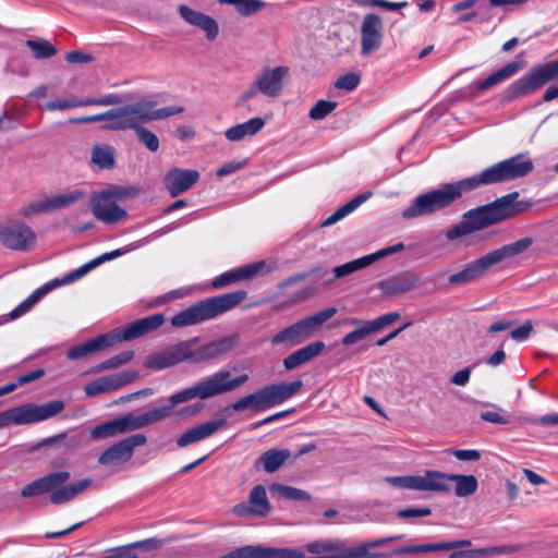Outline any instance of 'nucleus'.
I'll return each mask as SVG.
<instances>
[{
	"label": "nucleus",
	"instance_id": "obj_46",
	"mask_svg": "<svg viewBox=\"0 0 558 558\" xmlns=\"http://www.w3.org/2000/svg\"><path fill=\"white\" fill-rule=\"evenodd\" d=\"M49 211H51L50 203L49 198L46 197L24 204L20 207L19 215L24 218H31Z\"/></svg>",
	"mask_w": 558,
	"mask_h": 558
},
{
	"label": "nucleus",
	"instance_id": "obj_44",
	"mask_svg": "<svg viewBox=\"0 0 558 558\" xmlns=\"http://www.w3.org/2000/svg\"><path fill=\"white\" fill-rule=\"evenodd\" d=\"M120 417L108 421L104 424H100L94 427L90 430V437L93 439H106L110 437H114L121 434H124L123 428L121 426Z\"/></svg>",
	"mask_w": 558,
	"mask_h": 558
},
{
	"label": "nucleus",
	"instance_id": "obj_14",
	"mask_svg": "<svg viewBox=\"0 0 558 558\" xmlns=\"http://www.w3.org/2000/svg\"><path fill=\"white\" fill-rule=\"evenodd\" d=\"M0 243L13 251H28L36 244L35 231L16 219L0 222Z\"/></svg>",
	"mask_w": 558,
	"mask_h": 558
},
{
	"label": "nucleus",
	"instance_id": "obj_64",
	"mask_svg": "<svg viewBox=\"0 0 558 558\" xmlns=\"http://www.w3.org/2000/svg\"><path fill=\"white\" fill-rule=\"evenodd\" d=\"M481 418L486 422L494 423V424H500V425H506L509 423V420L506 416H504L502 414H500L499 412H496V411L482 412Z\"/></svg>",
	"mask_w": 558,
	"mask_h": 558
},
{
	"label": "nucleus",
	"instance_id": "obj_33",
	"mask_svg": "<svg viewBox=\"0 0 558 558\" xmlns=\"http://www.w3.org/2000/svg\"><path fill=\"white\" fill-rule=\"evenodd\" d=\"M291 456L289 449H269L255 461V468H262L264 472L271 474L277 472Z\"/></svg>",
	"mask_w": 558,
	"mask_h": 558
},
{
	"label": "nucleus",
	"instance_id": "obj_18",
	"mask_svg": "<svg viewBox=\"0 0 558 558\" xmlns=\"http://www.w3.org/2000/svg\"><path fill=\"white\" fill-rule=\"evenodd\" d=\"M271 270L272 267L268 266L265 260L247 264L219 275L211 281V288L220 289L242 280H252L269 274Z\"/></svg>",
	"mask_w": 558,
	"mask_h": 558
},
{
	"label": "nucleus",
	"instance_id": "obj_32",
	"mask_svg": "<svg viewBox=\"0 0 558 558\" xmlns=\"http://www.w3.org/2000/svg\"><path fill=\"white\" fill-rule=\"evenodd\" d=\"M116 339L111 333L100 335L95 339H92L82 345L70 349L66 353L68 359L77 360L92 354L98 350L109 348L116 343Z\"/></svg>",
	"mask_w": 558,
	"mask_h": 558
},
{
	"label": "nucleus",
	"instance_id": "obj_56",
	"mask_svg": "<svg viewBox=\"0 0 558 558\" xmlns=\"http://www.w3.org/2000/svg\"><path fill=\"white\" fill-rule=\"evenodd\" d=\"M121 426L124 433L136 430L145 427L144 418L142 414H126L120 417Z\"/></svg>",
	"mask_w": 558,
	"mask_h": 558
},
{
	"label": "nucleus",
	"instance_id": "obj_9",
	"mask_svg": "<svg viewBox=\"0 0 558 558\" xmlns=\"http://www.w3.org/2000/svg\"><path fill=\"white\" fill-rule=\"evenodd\" d=\"M337 314L336 307H328L283 328L270 339L272 345L295 347L316 335L320 326Z\"/></svg>",
	"mask_w": 558,
	"mask_h": 558
},
{
	"label": "nucleus",
	"instance_id": "obj_38",
	"mask_svg": "<svg viewBox=\"0 0 558 558\" xmlns=\"http://www.w3.org/2000/svg\"><path fill=\"white\" fill-rule=\"evenodd\" d=\"M519 550V546L500 545L478 549L458 550L449 555V558H477L482 556L509 555Z\"/></svg>",
	"mask_w": 558,
	"mask_h": 558
},
{
	"label": "nucleus",
	"instance_id": "obj_36",
	"mask_svg": "<svg viewBox=\"0 0 558 558\" xmlns=\"http://www.w3.org/2000/svg\"><path fill=\"white\" fill-rule=\"evenodd\" d=\"M255 558H330L329 554H315V557H306L303 550L293 548H274L254 546Z\"/></svg>",
	"mask_w": 558,
	"mask_h": 558
},
{
	"label": "nucleus",
	"instance_id": "obj_10",
	"mask_svg": "<svg viewBox=\"0 0 558 558\" xmlns=\"http://www.w3.org/2000/svg\"><path fill=\"white\" fill-rule=\"evenodd\" d=\"M399 538L400 536L378 538L357 547H344L339 539H316L307 543L304 550L310 554H329L330 558H383V555L371 553L369 549Z\"/></svg>",
	"mask_w": 558,
	"mask_h": 558
},
{
	"label": "nucleus",
	"instance_id": "obj_6",
	"mask_svg": "<svg viewBox=\"0 0 558 558\" xmlns=\"http://www.w3.org/2000/svg\"><path fill=\"white\" fill-rule=\"evenodd\" d=\"M248 380L247 374L233 377L231 372L220 369L198 380L195 385L170 396L172 404L187 402L198 398L201 400L210 399L216 396L225 395L238 389Z\"/></svg>",
	"mask_w": 558,
	"mask_h": 558
},
{
	"label": "nucleus",
	"instance_id": "obj_22",
	"mask_svg": "<svg viewBox=\"0 0 558 558\" xmlns=\"http://www.w3.org/2000/svg\"><path fill=\"white\" fill-rule=\"evenodd\" d=\"M137 377L138 373L134 371L122 372L110 376H102L87 384L84 387V391L88 397L114 391L134 381Z\"/></svg>",
	"mask_w": 558,
	"mask_h": 558
},
{
	"label": "nucleus",
	"instance_id": "obj_2",
	"mask_svg": "<svg viewBox=\"0 0 558 558\" xmlns=\"http://www.w3.org/2000/svg\"><path fill=\"white\" fill-rule=\"evenodd\" d=\"M184 111L182 106L159 108L153 99H141L135 102L119 106L117 122L113 131L134 130L137 140L151 153L159 149V138L144 126L150 121L165 120Z\"/></svg>",
	"mask_w": 558,
	"mask_h": 558
},
{
	"label": "nucleus",
	"instance_id": "obj_63",
	"mask_svg": "<svg viewBox=\"0 0 558 558\" xmlns=\"http://www.w3.org/2000/svg\"><path fill=\"white\" fill-rule=\"evenodd\" d=\"M451 453L460 461H477L481 459V452L475 449H456Z\"/></svg>",
	"mask_w": 558,
	"mask_h": 558
},
{
	"label": "nucleus",
	"instance_id": "obj_43",
	"mask_svg": "<svg viewBox=\"0 0 558 558\" xmlns=\"http://www.w3.org/2000/svg\"><path fill=\"white\" fill-rule=\"evenodd\" d=\"M118 113H119V107H116V108H112L102 113L70 119L69 122L70 123H93V122L104 121V122H106L105 129L113 131V125L117 122Z\"/></svg>",
	"mask_w": 558,
	"mask_h": 558
},
{
	"label": "nucleus",
	"instance_id": "obj_50",
	"mask_svg": "<svg viewBox=\"0 0 558 558\" xmlns=\"http://www.w3.org/2000/svg\"><path fill=\"white\" fill-rule=\"evenodd\" d=\"M220 3L235 5L239 13L247 16L265 7L260 0H220Z\"/></svg>",
	"mask_w": 558,
	"mask_h": 558
},
{
	"label": "nucleus",
	"instance_id": "obj_13",
	"mask_svg": "<svg viewBox=\"0 0 558 558\" xmlns=\"http://www.w3.org/2000/svg\"><path fill=\"white\" fill-rule=\"evenodd\" d=\"M198 342V338H192L181 341L177 344L169 345L154 354H150L144 362L146 368L163 369L182 362L189 361L194 363L193 347Z\"/></svg>",
	"mask_w": 558,
	"mask_h": 558
},
{
	"label": "nucleus",
	"instance_id": "obj_12",
	"mask_svg": "<svg viewBox=\"0 0 558 558\" xmlns=\"http://www.w3.org/2000/svg\"><path fill=\"white\" fill-rule=\"evenodd\" d=\"M125 196L126 193L121 189H106L93 194L89 198L93 216L106 225H114L123 220L128 213L119 202Z\"/></svg>",
	"mask_w": 558,
	"mask_h": 558
},
{
	"label": "nucleus",
	"instance_id": "obj_37",
	"mask_svg": "<svg viewBox=\"0 0 558 558\" xmlns=\"http://www.w3.org/2000/svg\"><path fill=\"white\" fill-rule=\"evenodd\" d=\"M265 125L262 118H252L244 123L236 124L225 132L226 137L231 142H239L246 136H253Z\"/></svg>",
	"mask_w": 558,
	"mask_h": 558
},
{
	"label": "nucleus",
	"instance_id": "obj_60",
	"mask_svg": "<svg viewBox=\"0 0 558 558\" xmlns=\"http://www.w3.org/2000/svg\"><path fill=\"white\" fill-rule=\"evenodd\" d=\"M195 292H196V288H194V287H181L179 289L171 290V291L167 292L162 296V302H171V301H174L178 299H183V298L189 296Z\"/></svg>",
	"mask_w": 558,
	"mask_h": 558
},
{
	"label": "nucleus",
	"instance_id": "obj_51",
	"mask_svg": "<svg viewBox=\"0 0 558 558\" xmlns=\"http://www.w3.org/2000/svg\"><path fill=\"white\" fill-rule=\"evenodd\" d=\"M85 107L84 99L59 98L48 101L44 109L48 111H63L72 108Z\"/></svg>",
	"mask_w": 558,
	"mask_h": 558
},
{
	"label": "nucleus",
	"instance_id": "obj_3",
	"mask_svg": "<svg viewBox=\"0 0 558 558\" xmlns=\"http://www.w3.org/2000/svg\"><path fill=\"white\" fill-rule=\"evenodd\" d=\"M70 477L71 474L68 471L49 473L27 484L21 490V495L24 498H31L50 493V502L53 505H62L73 500L93 485L92 478H83L72 484L64 485Z\"/></svg>",
	"mask_w": 558,
	"mask_h": 558
},
{
	"label": "nucleus",
	"instance_id": "obj_42",
	"mask_svg": "<svg viewBox=\"0 0 558 558\" xmlns=\"http://www.w3.org/2000/svg\"><path fill=\"white\" fill-rule=\"evenodd\" d=\"M472 545L470 539H457L450 542H439L432 544H421L414 545L415 554L417 553H430V551H445L451 549H458L463 547H469Z\"/></svg>",
	"mask_w": 558,
	"mask_h": 558
},
{
	"label": "nucleus",
	"instance_id": "obj_1",
	"mask_svg": "<svg viewBox=\"0 0 558 558\" xmlns=\"http://www.w3.org/2000/svg\"><path fill=\"white\" fill-rule=\"evenodd\" d=\"M533 169L534 163L527 157V154H518L492 165L475 175L441 184L437 189L416 196L403 209L401 216L403 219L410 220L416 217L433 215L461 199L464 193L474 191L483 185L500 184L524 178Z\"/></svg>",
	"mask_w": 558,
	"mask_h": 558
},
{
	"label": "nucleus",
	"instance_id": "obj_8",
	"mask_svg": "<svg viewBox=\"0 0 558 558\" xmlns=\"http://www.w3.org/2000/svg\"><path fill=\"white\" fill-rule=\"evenodd\" d=\"M302 380H294L291 383L281 381L266 385L253 393L240 398L229 408H226L225 411H228L229 409L234 412H241L245 410L260 412L268 410L291 398L302 388Z\"/></svg>",
	"mask_w": 558,
	"mask_h": 558
},
{
	"label": "nucleus",
	"instance_id": "obj_31",
	"mask_svg": "<svg viewBox=\"0 0 558 558\" xmlns=\"http://www.w3.org/2000/svg\"><path fill=\"white\" fill-rule=\"evenodd\" d=\"M533 243H534V240L532 238H530V236L522 238L515 242L506 244L499 248L490 251L486 255H487L492 266H495L499 263H502L507 259L513 258V257L524 253L526 250H529L532 246Z\"/></svg>",
	"mask_w": 558,
	"mask_h": 558
},
{
	"label": "nucleus",
	"instance_id": "obj_58",
	"mask_svg": "<svg viewBox=\"0 0 558 558\" xmlns=\"http://www.w3.org/2000/svg\"><path fill=\"white\" fill-rule=\"evenodd\" d=\"M401 317L400 313L398 312H391L388 314H385L383 316H379L378 318L374 320H368L374 332L380 330L385 326H388L395 322H397Z\"/></svg>",
	"mask_w": 558,
	"mask_h": 558
},
{
	"label": "nucleus",
	"instance_id": "obj_21",
	"mask_svg": "<svg viewBox=\"0 0 558 558\" xmlns=\"http://www.w3.org/2000/svg\"><path fill=\"white\" fill-rule=\"evenodd\" d=\"M240 341L236 333L209 341L194 350V363L219 360L228 354Z\"/></svg>",
	"mask_w": 558,
	"mask_h": 558
},
{
	"label": "nucleus",
	"instance_id": "obj_35",
	"mask_svg": "<svg viewBox=\"0 0 558 558\" xmlns=\"http://www.w3.org/2000/svg\"><path fill=\"white\" fill-rule=\"evenodd\" d=\"M418 277L404 275L401 277L389 278L379 283L383 293L387 295L403 294L412 290L418 282Z\"/></svg>",
	"mask_w": 558,
	"mask_h": 558
},
{
	"label": "nucleus",
	"instance_id": "obj_53",
	"mask_svg": "<svg viewBox=\"0 0 558 558\" xmlns=\"http://www.w3.org/2000/svg\"><path fill=\"white\" fill-rule=\"evenodd\" d=\"M337 107L336 101L318 100L310 110L308 117L312 120H323L330 114Z\"/></svg>",
	"mask_w": 558,
	"mask_h": 558
},
{
	"label": "nucleus",
	"instance_id": "obj_47",
	"mask_svg": "<svg viewBox=\"0 0 558 558\" xmlns=\"http://www.w3.org/2000/svg\"><path fill=\"white\" fill-rule=\"evenodd\" d=\"M271 490L277 492L281 497L289 499V500H300V501H310L311 495L300 488L288 486V485H281V484H274L270 487Z\"/></svg>",
	"mask_w": 558,
	"mask_h": 558
},
{
	"label": "nucleus",
	"instance_id": "obj_45",
	"mask_svg": "<svg viewBox=\"0 0 558 558\" xmlns=\"http://www.w3.org/2000/svg\"><path fill=\"white\" fill-rule=\"evenodd\" d=\"M371 258L366 256H363L361 258L351 260L349 263H345L343 265L337 266L332 269L333 277L328 280V282H332L335 279L342 278L344 276H348L350 274H353L360 269H363L371 265Z\"/></svg>",
	"mask_w": 558,
	"mask_h": 558
},
{
	"label": "nucleus",
	"instance_id": "obj_19",
	"mask_svg": "<svg viewBox=\"0 0 558 558\" xmlns=\"http://www.w3.org/2000/svg\"><path fill=\"white\" fill-rule=\"evenodd\" d=\"M383 43V22L374 13L366 14L361 24V52L368 56Z\"/></svg>",
	"mask_w": 558,
	"mask_h": 558
},
{
	"label": "nucleus",
	"instance_id": "obj_11",
	"mask_svg": "<svg viewBox=\"0 0 558 558\" xmlns=\"http://www.w3.org/2000/svg\"><path fill=\"white\" fill-rule=\"evenodd\" d=\"M558 76V60L532 68L524 76L510 84L504 92V100L512 101L527 96Z\"/></svg>",
	"mask_w": 558,
	"mask_h": 558
},
{
	"label": "nucleus",
	"instance_id": "obj_17",
	"mask_svg": "<svg viewBox=\"0 0 558 558\" xmlns=\"http://www.w3.org/2000/svg\"><path fill=\"white\" fill-rule=\"evenodd\" d=\"M231 511L234 515L241 518L267 517L271 511V504L266 487L260 484L255 485L248 494L247 501L233 506Z\"/></svg>",
	"mask_w": 558,
	"mask_h": 558
},
{
	"label": "nucleus",
	"instance_id": "obj_28",
	"mask_svg": "<svg viewBox=\"0 0 558 558\" xmlns=\"http://www.w3.org/2000/svg\"><path fill=\"white\" fill-rule=\"evenodd\" d=\"M438 474L442 476V478H438L437 482L442 486L440 489H433V492H448L450 489V482L456 483L454 493L458 497H466L473 495L477 487L478 482L474 475H458V474H447L438 471Z\"/></svg>",
	"mask_w": 558,
	"mask_h": 558
},
{
	"label": "nucleus",
	"instance_id": "obj_20",
	"mask_svg": "<svg viewBox=\"0 0 558 558\" xmlns=\"http://www.w3.org/2000/svg\"><path fill=\"white\" fill-rule=\"evenodd\" d=\"M442 478L438 471L427 470L422 475H408V476H389L386 482L402 488L433 492V489H440L442 486L437 482Z\"/></svg>",
	"mask_w": 558,
	"mask_h": 558
},
{
	"label": "nucleus",
	"instance_id": "obj_55",
	"mask_svg": "<svg viewBox=\"0 0 558 558\" xmlns=\"http://www.w3.org/2000/svg\"><path fill=\"white\" fill-rule=\"evenodd\" d=\"M471 233H474L465 217L462 216V220L457 225L452 226L446 231V239L450 242H454L458 239L464 238Z\"/></svg>",
	"mask_w": 558,
	"mask_h": 558
},
{
	"label": "nucleus",
	"instance_id": "obj_59",
	"mask_svg": "<svg viewBox=\"0 0 558 558\" xmlns=\"http://www.w3.org/2000/svg\"><path fill=\"white\" fill-rule=\"evenodd\" d=\"M360 83V76L356 73L350 72L339 77L335 86L340 89L353 90Z\"/></svg>",
	"mask_w": 558,
	"mask_h": 558
},
{
	"label": "nucleus",
	"instance_id": "obj_40",
	"mask_svg": "<svg viewBox=\"0 0 558 558\" xmlns=\"http://www.w3.org/2000/svg\"><path fill=\"white\" fill-rule=\"evenodd\" d=\"M86 196V193L84 190L81 189H74V190H68L63 191L61 193L53 194L49 196V203L51 211L65 209L81 199H83Z\"/></svg>",
	"mask_w": 558,
	"mask_h": 558
},
{
	"label": "nucleus",
	"instance_id": "obj_29",
	"mask_svg": "<svg viewBox=\"0 0 558 558\" xmlns=\"http://www.w3.org/2000/svg\"><path fill=\"white\" fill-rule=\"evenodd\" d=\"M490 267L493 266L485 254L469 263L462 270L449 276L448 281L451 286H462L482 278Z\"/></svg>",
	"mask_w": 558,
	"mask_h": 558
},
{
	"label": "nucleus",
	"instance_id": "obj_57",
	"mask_svg": "<svg viewBox=\"0 0 558 558\" xmlns=\"http://www.w3.org/2000/svg\"><path fill=\"white\" fill-rule=\"evenodd\" d=\"M121 98L120 96L116 95V94H109V95H105L100 98H85L84 99V104H85V107H89V106H114V105H119L121 104Z\"/></svg>",
	"mask_w": 558,
	"mask_h": 558
},
{
	"label": "nucleus",
	"instance_id": "obj_61",
	"mask_svg": "<svg viewBox=\"0 0 558 558\" xmlns=\"http://www.w3.org/2000/svg\"><path fill=\"white\" fill-rule=\"evenodd\" d=\"M404 250V245L403 243H397L395 245H391V246H388V247H385L383 250H379L373 254H369L367 255V257H369L371 259V264H373L374 262L380 259V258H384L388 255H391V254H395V253H399L401 251Z\"/></svg>",
	"mask_w": 558,
	"mask_h": 558
},
{
	"label": "nucleus",
	"instance_id": "obj_62",
	"mask_svg": "<svg viewBox=\"0 0 558 558\" xmlns=\"http://www.w3.org/2000/svg\"><path fill=\"white\" fill-rule=\"evenodd\" d=\"M533 330V324L531 322H525L522 326L513 329L510 332V336L515 341H524L526 340Z\"/></svg>",
	"mask_w": 558,
	"mask_h": 558
},
{
	"label": "nucleus",
	"instance_id": "obj_26",
	"mask_svg": "<svg viewBox=\"0 0 558 558\" xmlns=\"http://www.w3.org/2000/svg\"><path fill=\"white\" fill-rule=\"evenodd\" d=\"M227 425L226 418L208 421L185 430L178 439L177 445L184 448L213 436L216 432Z\"/></svg>",
	"mask_w": 558,
	"mask_h": 558
},
{
	"label": "nucleus",
	"instance_id": "obj_7",
	"mask_svg": "<svg viewBox=\"0 0 558 558\" xmlns=\"http://www.w3.org/2000/svg\"><path fill=\"white\" fill-rule=\"evenodd\" d=\"M133 248L134 247H132V246H126L124 248H118L112 252L104 253L100 256L84 264L80 268L75 269L74 271L68 274L63 278L56 279V280L48 282L45 286L36 289L26 300H24L20 305H17L7 316L0 317V326L26 314L52 288L69 284L75 280H78L80 278L84 277L88 271H90L95 267L99 266L101 263L120 257V256L131 252Z\"/></svg>",
	"mask_w": 558,
	"mask_h": 558
},
{
	"label": "nucleus",
	"instance_id": "obj_54",
	"mask_svg": "<svg viewBox=\"0 0 558 558\" xmlns=\"http://www.w3.org/2000/svg\"><path fill=\"white\" fill-rule=\"evenodd\" d=\"M374 330L369 324V322H365L361 327L356 328L355 330L347 333L342 339L341 342L344 345H352L356 342L363 340L371 333H373Z\"/></svg>",
	"mask_w": 558,
	"mask_h": 558
},
{
	"label": "nucleus",
	"instance_id": "obj_41",
	"mask_svg": "<svg viewBox=\"0 0 558 558\" xmlns=\"http://www.w3.org/2000/svg\"><path fill=\"white\" fill-rule=\"evenodd\" d=\"M373 193L371 191L364 192L362 194L356 195L350 202L338 208L333 214H331L323 223V226H331L337 221L343 219L345 216L354 211L359 206H361L364 202H366Z\"/></svg>",
	"mask_w": 558,
	"mask_h": 558
},
{
	"label": "nucleus",
	"instance_id": "obj_34",
	"mask_svg": "<svg viewBox=\"0 0 558 558\" xmlns=\"http://www.w3.org/2000/svg\"><path fill=\"white\" fill-rule=\"evenodd\" d=\"M525 66V61H512L506 64L504 68L488 75L485 80L476 83L478 92H483L492 88L493 86L510 78L517 74L520 70Z\"/></svg>",
	"mask_w": 558,
	"mask_h": 558
},
{
	"label": "nucleus",
	"instance_id": "obj_27",
	"mask_svg": "<svg viewBox=\"0 0 558 558\" xmlns=\"http://www.w3.org/2000/svg\"><path fill=\"white\" fill-rule=\"evenodd\" d=\"M180 16L189 24L198 27L208 40H215L219 34L218 23L209 15L193 10L187 5L179 7Z\"/></svg>",
	"mask_w": 558,
	"mask_h": 558
},
{
	"label": "nucleus",
	"instance_id": "obj_5",
	"mask_svg": "<svg viewBox=\"0 0 558 558\" xmlns=\"http://www.w3.org/2000/svg\"><path fill=\"white\" fill-rule=\"evenodd\" d=\"M518 192L501 196L494 202L472 208L463 214L473 232L485 229L492 225L515 217L525 211L530 204L517 201Z\"/></svg>",
	"mask_w": 558,
	"mask_h": 558
},
{
	"label": "nucleus",
	"instance_id": "obj_23",
	"mask_svg": "<svg viewBox=\"0 0 558 558\" xmlns=\"http://www.w3.org/2000/svg\"><path fill=\"white\" fill-rule=\"evenodd\" d=\"M199 180V172L193 169H170L165 178L163 184L172 197H177L189 191Z\"/></svg>",
	"mask_w": 558,
	"mask_h": 558
},
{
	"label": "nucleus",
	"instance_id": "obj_25",
	"mask_svg": "<svg viewBox=\"0 0 558 558\" xmlns=\"http://www.w3.org/2000/svg\"><path fill=\"white\" fill-rule=\"evenodd\" d=\"M288 72L289 69L281 65L267 69L255 81V86H257L258 90L265 96L277 97L283 88V81Z\"/></svg>",
	"mask_w": 558,
	"mask_h": 558
},
{
	"label": "nucleus",
	"instance_id": "obj_24",
	"mask_svg": "<svg viewBox=\"0 0 558 558\" xmlns=\"http://www.w3.org/2000/svg\"><path fill=\"white\" fill-rule=\"evenodd\" d=\"M165 323L163 314H153L150 316L143 317L137 319L126 326L122 332H113L111 333L116 339V343L120 341H128L138 337H142L146 333H149L154 330H157Z\"/></svg>",
	"mask_w": 558,
	"mask_h": 558
},
{
	"label": "nucleus",
	"instance_id": "obj_30",
	"mask_svg": "<svg viewBox=\"0 0 558 558\" xmlns=\"http://www.w3.org/2000/svg\"><path fill=\"white\" fill-rule=\"evenodd\" d=\"M323 341L312 342L283 359V367L287 371L295 369L318 356L325 349Z\"/></svg>",
	"mask_w": 558,
	"mask_h": 558
},
{
	"label": "nucleus",
	"instance_id": "obj_39",
	"mask_svg": "<svg viewBox=\"0 0 558 558\" xmlns=\"http://www.w3.org/2000/svg\"><path fill=\"white\" fill-rule=\"evenodd\" d=\"M90 163L102 170L113 168L116 149L108 144L94 145L90 151Z\"/></svg>",
	"mask_w": 558,
	"mask_h": 558
},
{
	"label": "nucleus",
	"instance_id": "obj_16",
	"mask_svg": "<svg viewBox=\"0 0 558 558\" xmlns=\"http://www.w3.org/2000/svg\"><path fill=\"white\" fill-rule=\"evenodd\" d=\"M147 442L144 434H135L126 437L104 450L97 461L104 466L122 465L131 461L134 456L135 448Z\"/></svg>",
	"mask_w": 558,
	"mask_h": 558
},
{
	"label": "nucleus",
	"instance_id": "obj_52",
	"mask_svg": "<svg viewBox=\"0 0 558 558\" xmlns=\"http://www.w3.org/2000/svg\"><path fill=\"white\" fill-rule=\"evenodd\" d=\"M169 402H170L169 405H165L161 408H155L147 412L142 413L145 426L154 424L156 422H159V421L168 417L169 415H171L173 412V407L175 404H172V402L170 400H169Z\"/></svg>",
	"mask_w": 558,
	"mask_h": 558
},
{
	"label": "nucleus",
	"instance_id": "obj_49",
	"mask_svg": "<svg viewBox=\"0 0 558 558\" xmlns=\"http://www.w3.org/2000/svg\"><path fill=\"white\" fill-rule=\"evenodd\" d=\"M26 46L33 51L36 59L51 58L57 53L54 47L47 40L28 39Z\"/></svg>",
	"mask_w": 558,
	"mask_h": 558
},
{
	"label": "nucleus",
	"instance_id": "obj_4",
	"mask_svg": "<svg viewBox=\"0 0 558 558\" xmlns=\"http://www.w3.org/2000/svg\"><path fill=\"white\" fill-rule=\"evenodd\" d=\"M247 296L245 290H238L202 300L179 312L171 318L173 327H186L214 319L236 307Z\"/></svg>",
	"mask_w": 558,
	"mask_h": 558
},
{
	"label": "nucleus",
	"instance_id": "obj_15",
	"mask_svg": "<svg viewBox=\"0 0 558 558\" xmlns=\"http://www.w3.org/2000/svg\"><path fill=\"white\" fill-rule=\"evenodd\" d=\"M64 410V403L60 400H53L48 403L37 405L27 403L21 407L9 409L11 424L26 425L48 420Z\"/></svg>",
	"mask_w": 558,
	"mask_h": 558
},
{
	"label": "nucleus",
	"instance_id": "obj_48",
	"mask_svg": "<svg viewBox=\"0 0 558 558\" xmlns=\"http://www.w3.org/2000/svg\"><path fill=\"white\" fill-rule=\"evenodd\" d=\"M133 357H134L133 351L121 352V353L99 363L97 366H95L93 372L98 373V372H102L106 369L118 368V367L129 363Z\"/></svg>",
	"mask_w": 558,
	"mask_h": 558
}]
</instances>
